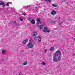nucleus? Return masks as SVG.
<instances>
[{
  "label": "nucleus",
  "mask_w": 75,
  "mask_h": 75,
  "mask_svg": "<svg viewBox=\"0 0 75 75\" xmlns=\"http://www.w3.org/2000/svg\"><path fill=\"white\" fill-rule=\"evenodd\" d=\"M60 18V17H59L58 18V19L59 20Z\"/></svg>",
  "instance_id": "c85d7f7f"
},
{
  "label": "nucleus",
  "mask_w": 75,
  "mask_h": 75,
  "mask_svg": "<svg viewBox=\"0 0 75 75\" xmlns=\"http://www.w3.org/2000/svg\"><path fill=\"white\" fill-rule=\"evenodd\" d=\"M13 23H14V24H16V22L15 21H13Z\"/></svg>",
  "instance_id": "4be33fe9"
},
{
  "label": "nucleus",
  "mask_w": 75,
  "mask_h": 75,
  "mask_svg": "<svg viewBox=\"0 0 75 75\" xmlns=\"http://www.w3.org/2000/svg\"><path fill=\"white\" fill-rule=\"evenodd\" d=\"M47 49H45V50L44 52H47Z\"/></svg>",
  "instance_id": "5701e85b"
},
{
  "label": "nucleus",
  "mask_w": 75,
  "mask_h": 75,
  "mask_svg": "<svg viewBox=\"0 0 75 75\" xmlns=\"http://www.w3.org/2000/svg\"><path fill=\"white\" fill-rule=\"evenodd\" d=\"M56 11L54 10H52V12H51V14H52V15H54V14H56Z\"/></svg>",
  "instance_id": "39448f33"
},
{
  "label": "nucleus",
  "mask_w": 75,
  "mask_h": 75,
  "mask_svg": "<svg viewBox=\"0 0 75 75\" xmlns=\"http://www.w3.org/2000/svg\"><path fill=\"white\" fill-rule=\"evenodd\" d=\"M35 20H34V19H32L31 21V24H35Z\"/></svg>",
  "instance_id": "423d86ee"
},
{
  "label": "nucleus",
  "mask_w": 75,
  "mask_h": 75,
  "mask_svg": "<svg viewBox=\"0 0 75 75\" xmlns=\"http://www.w3.org/2000/svg\"><path fill=\"white\" fill-rule=\"evenodd\" d=\"M37 26L38 27H39V28H40V29H42L43 27H44V26L42 25H38Z\"/></svg>",
  "instance_id": "0eeeda50"
},
{
  "label": "nucleus",
  "mask_w": 75,
  "mask_h": 75,
  "mask_svg": "<svg viewBox=\"0 0 75 75\" xmlns=\"http://www.w3.org/2000/svg\"><path fill=\"white\" fill-rule=\"evenodd\" d=\"M20 20H21V21H23V19L22 18H20Z\"/></svg>",
  "instance_id": "a878e982"
},
{
  "label": "nucleus",
  "mask_w": 75,
  "mask_h": 75,
  "mask_svg": "<svg viewBox=\"0 0 75 75\" xmlns=\"http://www.w3.org/2000/svg\"><path fill=\"white\" fill-rule=\"evenodd\" d=\"M54 50V47H51L50 48V50H52H52Z\"/></svg>",
  "instance_id": "6ab92c4d"
},
{
  "label": "nucleus",
  "mask_w": 75,
  "mask_h": 75,
  "mask_svg": "<svg viewBox=\"0 0 75 75\" xmlns=\"http://www.w3.org/2000/svg\"><path fill=\"white\" fill-rule=\"evenodd\" d=\"M52 6H53V7H57V5H55L54 4H53L52 5Z\"/></svg>",
  "instance_id": "dca6fc26"
},
{
  "label": "nucleus",
  "mask_w": 75,
  "mask_h": 75,
  "mask_svg": "<svg viewBox=\"0 0 75 75\" xmlns=\"http://www.w3.org/2000/svg\"><path fill=\"white\" fill-rule=\"evenodd\" d=\"M73 55L74 56H75V53H74L73 54Z\"/></svg>",
  "instance_id": "cd10ccee"
},
{
  "label": "nucleus",
  "mask_w": 75,
  "mask_h": 75,
  "mask_svg": "<svg viewBox=\"0 0 75 75\" xmlns=\"http://www.w3.org/2000/svg\"><path fill=\"white\" fill-rule=\"evenodd\" d=\"M31 38V39H32V38Z\"/></svg>",
  "instance_id": "7c9ffc66"
},
{
  "label": "nucleus",
  "mask_w": 75,
  "mask_h": 75,
  "mask_svg": "<svg viewBox=\"0 0 75 75\" xmlns=\"http://www.w3.org/2000/svg\"><path fill=\"white\" fill-rule=\"evenodd\" d=\"M41 64L43 65H46V64L45 63V62L44 61H42V63H41Z\"/></svg>",
  "instance_id": "9b49d317"
},
{
  "label": "nucleus",
  "mask_w": 75,
  "mask_h": 75,
  "mask_svg": "<svg viewBox=\"0 0 75 75\" xmlns=\"http://www.w3.org/2000/svg\"><path fill=\"white\" fill-rule=\"evenodd\" d=\"M0 5H1V6H3V7H4V6H6L5 3L3 2H1V3H0Z\"/></svg>",
  "instance_id": "20e7f679"
},
{
  "label": "nucleus",
  "mask_w": 75,
  "mask_h": 75,
  "mask_svg": "<svg viewBox=\"0 0 75 75\" xmlns=\"http://www.w3.org/2000/svg\"><path fill=\"white\" fill-rule=\"evenodd\" d=\"M29 41V42H30L31 40H30Z\"/></svg>",
  "instance_id": "c756f323"
},
{
  "label": "nucleus",
  "mask_w": 75,
  "mask_h": 75,
  "mask_svg": "<svg viewBox=\"0 0 75 75\" xmlns=\"http://www.w3.org/2000/svg\"><path fill=\"white\" fill-rule=\"evenodd\" d=\"M45 0V1H49V2L50 3H51V0Z\"/></svg>",
  "instance_id": "f3484780"
},
{
  "label": "nucleus",
  "mask_w": 75,
  "mask_h": 75,
  "mask_svg": "<svg viewBox=\"0 0 75 75\" xmlns=\"http://www.w3.org/2000/svg\"><path fill=\"white\" fill-rule=\"evenodd\" d=\"M27 47L29 48H32L34 47V45L32 43L30 42L28 44Z\"/></svg>",
  "instance_id": "f03ea898"
},
{
  "label": "nucleus",
  "mask_w": 75,
  "mask_h": 75,
  "mask_svg": "<svg viewBox=\"0 0 75 75\" xmlns=\"http://www.w3.org/2000/svg\"><path fill=\"white\" fill-rule=\"evenodd\" d=\"M61 52L59 50L57 51L53 55V60L54 62H58L60 61L61 58Z\"/></svg>",
  "instance_id": "f257e3e1"
},
{
  "label": "nucleus",
  "mask_w": 75,
  "mask_h": 75,
  "mask_svg": "<svg viewBox=\"0 0 75 75\" xmlns=\"http://www.w3.org/2000/svg\"><path fill=\"white\" fill-rule=\"evenodd\" d=\"M34 38L35 39H37V37H35Z\"/></svg>",
  "instance_id": "bb28decb"
},
{
  "label": "nucleus",
  "mask_w": 75,
  "mask_h": 75,
  "mask_svg": "<svg viewBox=\"0 0 75 75\" xmlns=\"http://www.w3.org/2000/svg\"><path fill=\"white\" fill-rule=\"evenodd\" d=\"M10 4V2H8L6 4V6L7 7H8L9 6V4Z\"/></svg>",
  "instance_id": "ddd939ff"
},
{
  "label": "nucleus",
  "mask_w": 75,
  "mask_h": 75,
  "mask_svg": "<svg viewBox=\"0 0 75 75\" xmlns=\"http://www.w3.org/2000/svg\"><path fill=\"white\" fill-rule=\"evenodd\" d=\"M28 41L27 39H26L25 40H24L23 42V44H24L26 43V42H27Z\"/></svg>",
  "instance_id": "9d476101"
},
{
  "label": "nucleus",
  "mask_w": 75,
  "mask_h": 75,
  "mask_svg": "<svg viewBox=\"0 0 75 75\" xmlns=\"http://www.w3.org/2000/svg\"><path fill=\"white\" fill-rule=\"evenodd\" d=\"M38 33H37L36 32H35L34 33H33V36L34 37H35V36H36V35H37Z\"/></svg>",
  "instance_id": "6e6552de"
},
{
  "label": "nucleus",
  "mask_w": 75,
  "mask_h": 75,
  "mask_svg": "<svg viewBox=\"0 0 75 75\" xmlns=\"http://www.w3.org/2000/svg\"><path fill=\"white\" fill-rule=\"evenodd\" d=\"M38 41H41V38L40 37V36H38Z\"/></svg>",
  "instance_id": "1a4fd4ad"
},
{
  "label": "nucleus",
  "mask_w": 75,
  "mask_h": 75,
  "mask_svg": "<svg viewBox=\"0 0 75 75\" xmlns=\"http://www.w3.org/2000/svg\"><path fill=\"white\" fill-rule=\"evenodd\" d=\"M28 20L29 21H31V19L30 18H29V19H28Z\"/></svg>",
  "instance_id": "412c9836"
},
{
  "label": "nucleus",
  "mask_w": 75,
  "mask_h": 75,
  "mask_svg": "<svg viewBox=\"0 0 75 75\" xmlns=\"http://www.w3.org/2000/svg\"><path fill=\"white\" fill-rule=\"evenodd\" d=\"M26 64H27V61L25 62L23 64V65H26Z\"/></svg>",
  "instance_id": "f8f14e48"
},
{
  "label": "nucleus",
  "mask_w": 75,
  "mask_h": 75,
  "mask_svg": "<svg viewBox=\"0 0 75 75\" xmlns=\"http://www.w3.org/2000/svg\"><path fill=\"white\" fill-rule=\"evenodd\" d=\"M56 21H54L53 20L51 21V22L52 23H55Z\"/></svg>",
  "instance_id": "aec40b11"
},
{
  "label": "nucleus",
  "mask_w": 75,
  "mask_h": 75,
  "mask_svg": "<svg viewBox=\"0 0 75 75\" xmlns=\"http://www.w3.org/2000/svg\"><path fill=\"white\" fill-rule=\"evenodd\" d=\"M43 31L44 32H45L46 33H49L50 32V29H48L47 28H44Z\"/></svg>",
  "instance_id": "7ed1b4c3"
},
{
  "label": "nucleus",
  "mask_w": 75,
  "mask_h": 75,
  "mask_svg": "<svg viewBox=\"0 0 75 75\" xmlns=\"http://www.w3.org/2000/svg\"><path fill=\"white\" fill-rule=\"evenodd\" d=\"M38 24H41V22L40 21H38Z\"/></svg>",
  "instance_id": "a211bd4d"
},
{
  "label": "nucleus",
  "mask_w": 75,
  "mask_h": 75,
  "mask_svg": "<svg viewBox=\"0 0 75 75\" xmlns=\"http://www.w3.org/2000/svg\"><path fill=\"white\" fill-rule=\"evenodd\" d=\"M23 16H24V15H25V13H23Z\"/></svg>",
  "instance_id": "393cba45"
},
{
  "label": "nucleus",
  "mask_w": 75,
  "mask_h": 75,
  "mask_svg": "<svg viewBox=\"0 0 75 75\" xmlns=\"http://www.w3.org/2000/svg\"><path fill=\"white\" fill-rule=\"evenodd\" d=\"M5 51L4 50H3L2 51V54H4L5 53Z\"/></svg>",
  "instance_id": "4468645a"
},
{
  "label": "nucleus",
  "mask_w": 75,
  "mask_h": 75,
  "mask_svg": "<svg viewBox=\"0 0 75 75\" xmlns=\"http://www.w3.org/2000/svg\"><path fill=\"white\" fill-rule=\"evenodd\" d=\"M37 21H40V18H37L36 19Z\"/></svg>",
  "instance_id": "2eb2a0df"
},
{
  "label": "nucleus",
  "mask_w": 75,
  "mask_h": 75,
  "mask_svg": "<svg viewBox=\"0 0 75 75\" xmlns=\"http://www.w3.org/2000/svg\"><path fill=\"white\" fill-rule=\"evenodd\" d=\"M16 25H17V26H20V25L18 24H16Z\"/></svg>",
  "instance_id": "b1692460"
}]
</instances>
